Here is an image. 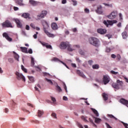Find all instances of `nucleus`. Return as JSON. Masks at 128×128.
<instances>
[{
	"mask_svg": "<svg viewBox=\"0 0 128 128\" xmlns=\"http://www.w3.org/2000/svg\"><path fill=\"white\" fill-rule=\"evenodd\" d=\"M14 20L16 24L17 27H18L19 28H22V24L20 21L18 19H14Z\"/></svg>",
	"mask_w": 128,
	"mask_h": 128,
	"instance_id": "7",
	"label": "nucleus"
},
{
	"mask_svg": "<svg viewBox=\"0 0 128 128\" xmlns=\"http://www.w3.org/2000/svg\"><path fill=\"white\" fill-rule=\"evenodd\" d=\"M79 53L82 56H84V52L82 50H79Z\"/></svg>",
	"mask_w": 128,
	"mask_h": 128,
	"instance_id": "45",
	"label": "nucleus"
},
{
	"mask_svg": "<svg viewBox=\"0 0 128 128\" xmlns=\"http://www.w3.org/2000/svg\"><path fill=\"white\" fill-rule=\"evenodd\" d=\"M2 28H14L12 22L8 20H6L4 22L2 23Z\"/></svg>",
	"mask_w": 128,
	"mask_h": 128,
	"instance_id": "4",
	"label": "nucleus"
},
{
	"mask_svg": "<svg viewBox=\"0 0 128 128\" xmlns=\"http://www.w3.org/2000/svg\"><path fill=\"white\" fill-rule=\"evenodd\" d=\"M51 116H52L54 118H56V114L54 112L52 113Z\"/></svg>",
	"mask_w": 128,
	"mask_h": 128,
	"instance_id": "41",
	"label": "nucleus"
},
{
	"mask_svg": "<svg viewBox=\"0 0 128 128\" xmlns=\"http://www.w3.org/2000/svg\"><path fill=\"white\" fill-rule=\"evenodd\" d=\"M97 32L98 34H106V30L99 28L98 29Z\"/></svg>",
	"mask_w": 128,
	"mask_h": 128,
	"instance_id": "11",
	"label": "nucleus"
},
{
	"mask_svg": "<svg viewBox=\"0 0 128 128\" xmlns=\"http://www.w3.org/2000/svg\"><path fill=\"white\" fill-rule=\"evenodd\" d=\"M117 58L118 60H120V55L119 54H117Z\"/></svg>",
	"mask_w": 128,
	"mask_h": 128,
	"instance_id": "57",
	"label": "nucleus"
},
{
	"mask_svg": "<svg viewBox=\"0 0 128 128\" xmlns=\"http://www.w3.org/2000/svg\"><path fill=\"white\" fill-rule=\"evenodd\" d=\"M103 22L107 28H108V21L106 22V20H104Z\"/></svg>",
	"mask_w": 128,
	"mask_h": 128,
	"instance_id": "43",
	"label": "nucleus"
},
{
	"mask_svg": "<svg viewBox=\"0 0 128 128\" xmlns=\"http://www.w3.org/2000/svg\"><path fill=\"white\" fill-rule=\"evenodd\" d=\"M120 102H121V104H124L125 106H128V100H126L124 98H121L120 100Z\"/></svg>",
	"mask_w": 128,
	"mask_h": 128,
	"instance_id": "12",
	"label": "nucleus"
},
{
	"mask_svg": "<svg viewBox=\"0 0 128 128\" xmlns=\"http://www.w3.org/2000/svg\"><path fill=\"white\" fill-rule=\"evenodd\" d=\"M118 16V11H113L108 16Z\"/></svg>",
	"mask_w": 128,
	"mask_h": 128,
	"instance_id": "14",
	"label": "nucleus"
},
{
	"mask_svg": "<svg viewBox=\"0 0 128 128\" xmlns=\"http://www.w3.org/2000/svg\"><path fill=\"white\" fill-rule=\"evenodd\" d=\"M111 58H116V56L114 54H112L111 55Z\"/></svg>",
	"mask_w": 128,
	"mask_h": 128,
	"instance_id": "55",
	"label": "nucleus"
},
{
	"mask_svg": "<svg viewBox=\"0 0 128 128\" xmlns=\"http://www.w3.org/2000/svg\"><path fill=\"white\" fill-rule=\"evenodd\" d=\"M25 18H26V20H40V18H44V16H24V17Z\"/></svg>",
	"mask_w": 128,
	"mask_h": 128,
	"instance_id": "3",
	"label": "nucleus"
},
{
	"mask_svg": "<svg viewBox=\"0 0 128 128\" xmlns=\"http://www.w3.org/2000/svg\"><path fill=\"white\" fill-rule=\"evenodd\" d=\"M102 96L104 100H108V94L103 93Z\"/></svg>",
	"mask_w": 128,
	"mask_h": 128,
	"instance_id": "20",
	"label": "nucleus"
},
{
	"mask_svg": "<svg viewBox=\"0 0 128 128\" xmlns=\"http://www.w3.org/2000/svg\"><path fill=\"white\" fill-rule=\"evenodd\" d=\"M81 118L84 120L86 122H88V120H86V118L84 117V116H82Z\"/></svg>",
	"mask_w": 128,
	"mask_h": 128,
	"instance_id": "40",
	"label": "nucleus"
},
{
	"mask_svg": "<svg viewBox=\"0 0 128 128\" xmlns=\"http://www.w3.org/2000/svg\"><path fill=\"white\" fill-rule=\"evenodd\" d=\"M26 29L27 30H30V26L28 25H26Z\"/></svg>",
	"mask_w": 128,
	"mask_h": 128,
	"instance_id": "60",
	"label": "nucleus"
},
{
	"mask_svg": "<svg viewBox=\"0 0 128 128\" xmlns=\"http://www.w3.org/2000/svg\"><path fill=\"white\" fill-rule=\"evenodd\" d=\"M116 82H117V84H118V86H122V84L124 83L122 81L118 80H116Z\"/></svg>",
	"mask_w": 128,
	"mask_h": 128,
	"instance_id": "26",
	"label": "nucleus"
},
{
	"mask_svg": "<svg viewBox=\"0 0 128 128\" xmlns=\"http://www.w3.org/2000/svg\"><path fill=\"white\" fill-rule=\"evenodd\" d=\"M89 44L96 46V48H98L100 46V40L94 37H91L88 40Z\"/></svg>",
	"mask_w": 128,
	"mask_h": 128,
	"instance_id": "1",
	"label": "nucleus"
},
{
	"mask_svg": "<svg viewBox=\"0 0 128 128\" xmlns=\"http://www.w3.org/2000/svg\"><path fill=\"white\" fill-rule=\"evenodd\" d=\"M122 36L123 38H128V35L126 32H123L122 33Z\"/></svg>",
	"mask_w": 128,
	"mask_h": 128,
	"instance_id": "28",
	"label": "nucleus"
},
{
	"mask_svg": "<svg viewBox=\"0 0 128 128\" xmlns=\"http://www.w3.org/2000/svg\"><path fill=\"white\" fill-rule=\"evenodd\" d=\"M8 62H10V64H12L14 62V60L12 58H8Z\"/></svg>",
	"mask_w": 128,
	"mask_h": 128,
	"instance_id": "46",
	"label": "nucleus"
},
{
	"mask_svg": "<svg viewBox=\"0 0 128 128\" xmlns=\"http://www.w3.org/2000/svg\"><path fill=\"white\" fill-rule=\"evenodd\" d=\"M30 26H31V28H36L34 24L32 23L30 24Z\"/></svg>",
	"mask_w": 128,
	"mask_h": 128,
	"instance_id": "54",
	"label": "nucleus"
},
{
	"mask_svg": "<svg viewBox=\"0 0 128 128\" xmlns=\"http://www.w3.org/2000/svg\"><path fill=\"white\" fill-rule=\"evenodd\" d=\"M103 82H104V84H106L110 82V78L108 76H104L103 77Z\"/></svg>",
	"mask_w": 128,
	"mask_h": 128,
	"instance_id": "8",
	"label": "nucleus"
},
{
	"mask_svg": "<svg viewBox=\"0 0 128 128\" xmlns=\"http://www.w3.org/2000/svg\"><path fill=\"white\" fill-rule=\"evenodd\" d=\"M20 50L22 52H24L25 54H28V48L26 47H20Z\"/></svg>",
	"mask_w": 128,
	"mask_h": 128,
	"instance_id": "17",
	"label": "nucleus"
},
{
	"mask_svg": "<svg viewBox=\"0 0 128 128\" xmlns=\"http://www.w3.org/2000/svg\"><path fill=\"white\" fill-rule=\"evenodd\" d=\"M63 100H68V97L64 96H63Z\"/></svg>",
	"mask_w": 128,
	"mask_h": 128,
	"instance_id": "64",
	"label": "nucleus"
},
{
	"mask_svg": "<svg viewBox=\"0 0 128 128\" xmlns=\"http://www.w3.org/2000/svg\"><path fill=\"white\" fill-rule=\"evenodd\" d=\"M93 62H94L92 61V60H90L88 61V64H90V66H92Z\"/></svg>",
	"mask_w": 128,
	"mask_h": 128,
	"instance_id": "49",
	"label": "nucleus"
},
{
	"mask_svg": "<svg viewBox=\"0 0 128 128\" xmlns=\"http://www.w3.org/2000/svg\"><path fill=\"white\" fill-rule=\"evenodd\" d=\"M112 86L114 88H116V90H120V86H118V84L116 83H113L112 84Z\"/></svg>",
	"mask_w": 128,
	"mask_h": 128,
	"instance_id": "21",
	"label": "nucleus"
},
{
	"mask_svg": "<svg viewBox=\"0 0 128 128\" xmlns=\"http://www.w3.org/2000/svg\"><path fill=\"white\" fill-rule=\"evenodd\" d=\"M71 66L72 68H76V64L72 63Z\"/></svg>",
	"mask_w": 128,
	"mask_h": 128,
	"instance_id": "56",
	"label": "nucleus"
},
{
	"mask_svg": "<svg viewBox=\"0 0 128 128\" xmlns=\"http://www.w3.org/2000/svg\"><path fill=\"white\" fill-rule=\"evenodd\" d=\"M31 66H34V58L32 57L31 58Z\"/></svg>",
	"mask_w": 128,
	"mask_h": 128,
	"instance_id": "34",
	"label": "nucleus"
},
{
	"mask_svg": "<svg viewBox=\"0 0 128 128\" xmlns=\"http://www.w3.org/2000/svg\"><path fill=\"white\" fill-rule=\"evenodd\" d=\"M38 116H42L44 114V112L40 110H38Z\"/></svg>",
	"mask_w": 128,
	"mask_h": 128,
	"instance_id": "32",
	"label": "nucleus"
},
{
	"mask_svg": "<svg viewBox=\"0 0 128 128\" xmlns=\"http://www.w3.org/2000/svg\"><path fill=\"white\" fill-rule=\"evenodd\" d=\"M15 2L18 4L20 6H25L24 4L23 3L24 0H16Z\"/></svg>",
	"mask_w": 128,
	"mask_h": 128,
	"instance_id": "10",
	"label": "nucleus"
},
{
	"mask_svg": "<svg viewBox=\"0 0 128 128\" xmlns=\"http://www.w3.org/2000/svg\"><path fill=\"white\" fill-rule=\"evenodd\" d=\"M28 54H32V50L29 49L28 50Z\"/></svg>",
	"mask_w": 128,
	"mask_h": 128,
	"instance_id": "59",
	"label": "nucleus"
},
{
	"mask_svg": "<svg viewBox=\"0 0 128 128\" xmlns=\"http://www.w3.org/2000/svg\"><path fill=\"white\" fill-rule=\"evenodd\" d=\"M28 78L30 80L31 82H34V78L32 76H28Z\"/></svg>",
	"mask_w": 128,
	"mask_h": 128,
	"instance_id": "31",
	"label": "nucleus"
},
{
	"mask_svg": "<svg viewBox=\"0 0 128 128\" xmlns=\"http://www.w3.org/2000/svg\"><path fill=\"white\" fill-rule=\"evenodd\" d=\"M84 12L86 14H88L90 12V10H88V8H86L84 9Z\"/></svg>",
	"mask_w": 128,
	"mask_h": 128,
	"instance_id": "47",
	"label": "nucleus"
},
{
	"mask_svg": "<svg viewBox=\"0 0 128 128\" xmlns=\"http://www.w3.org/2000/svg\"><path fill=\"white\" fill-rule=\"evenodd\" d=\"M44 26V32L50 38H54V34H50V32H48V29L49 26L48 24L46 22H45V23L43 25Z\"/></svg>",
	"mask_w": 128,
	"mask_h": 128,
	"instance_id": "2",
	"label": "nucleus"
},
{
	"mask_svg": "<svg viewBox=\"0 0 128 128\" xmlns=\"http://www.w3.org/2000/svg\"><path fill=\"white\" fill-rule=\"evenodd\" d=\"M51 26H52V30H56L58 29V24H56V23H54V22L52 23Z\"/></svg>",
	"mask_w": 128,
	"mask_h": 128,
	"instance_id": "16",
	"label": "nucleus"
},
{
	"mask_svg": "<svg viewBox=\"0 0 128 128\" xmlns=\"http://www.w3.org/2000/svg\"><path fill=\"white\" fill-rule=\"evenodd\" d=\"M76 62H79L80 64L82 62V60H80V58H76Z\"/></svg>",
	"mask_w": 128,
	"mask_h": 128,
	"instance_id": "48",
	"label": "nucleus"
},
{
	"mask_svg": "<svg viewBox=\"0 0 128 128\" xmlns=\"http://www.w3.org/2000/svg\"><path fill=\"white\" fill-rule=\"evenodd\" d=\"M44 46L46 48H50V50H52V46L48 44H46Z\"/></svg>",
	"mask_w": 128,
	"mask_h": 128,
	"instance_id": "33",
	"label": "nucleus"
},
{
	"mask_svg": "<svg viewBox=\"0 0 128 128\" xmlns=\"http://www.w3.org/2000/svg\"><path fill=\"white\" fill-rule=\"evenodd\" d=\"M68 42H62L60 44V48L62 50H66L67 46H68Z\"/></svg>",
	"mask_w": 128,
	"mask_h": 128,
	"instance_id": "6",
	"label": "nucleus"
},
{
	"mask_svg": "<svg viewBox=\"0 0 128 128\" xmlns=\"http://www.w3.org/2000/svg\"><path fill=\"white\" fill-rule=\"evenodd\" d=\"M4 112H6V114H8V108H5Z\"/></svg>",
	"mask_w": 128,
	"mask_h": 128,
	"instance_id": "63",
	"label": "nucleus"
},
{
	"mask_svg": "<svg viewBox=\"0 0 128 128\" xmlns=\"http://www.w3.org/2000/svg\"><path fill=\"white\" fill-rule=\"evenodd\" d=\"M51 100H52V102H56V98H54L52 96H51Z\"/></svg>",
	"mask_w": 128,
	"mask_h": 128,
	"instance_id": "51",
	"label": "nucleus"
},
{
	"mask_svg": "<svg viewBox=\"0 0 128 128\" xmlns=\"http://www.w3.org/2000/svg\"><path fill=\"white\" fill-rule=\"evenodd\" d=\"M102 122V119L98 118H95V122L96 124H100Z\"/></svg>",
	"mask_w": 128,
	"mask_h": 128,
	"instance_id": "27",
	"label": "nucleus"
},
{
	"mask_svg": "<svg viewBox=\"0 0 128 128\" xmlns=\"http://www.w3.org/2000/svg\"><path fill=\"white\" fill-rule=\"evenodd\" d=\"M102 6H98V9L96 10V12H97V14H102Z\"/></svg>",
	"mask_w": 128,
	"mask_h": 128,
	"instance_id": "15",
	"label": "nucleus"
},
{
	"mask_svg": "<svg viewBox=\"0 0 128 128\" xmlns=\"http://www.w3.org/2000/svg\"><path fill=\"white\" fill-rule=\"evenodd\" d=\"M29 2L30 4H32V6H34L38 4V2L34 0H30Z\"/></svg>",
	"mask_w": 128,
	"mask_h": 128,
	"instance_id": "18",
	"label": "nucleus"
},
{
	"mask_svg": "<svg viewBox=\"0 0 128 128\" xmlns=\"http://www.w3.org/2000/svg\"><path fill=\"white\" fill-rule=\"evenodd\" d=\"M93 112L96 114V116H98V112L96 109H92Z\"/></svg>",
	"mask_w": 128,
	"mask_h": 128,
	"instance_id": "35",
	"label": "nucleus"
},
{
	"mask_svg": "<svg viewBox=\"0 0 128 128\" xmlns=\"http://www.w3.org/2000/svg\"><path fill=\"white\" fill-rule=\"evenodd\" d=\"M105 124L106 125L107 128H112V126H110L109 125V124H108L107 122L105 123Z\"/></svg>",
	"mask_w": 128,
	"mask_h": 128,
	"instance_id": "50",
	"label": "nucleus"
},
{
	"mask_svg": "<svg viewBox=\"0 0 128 128\" xmlns=\"http://www.w3.org/2000/svg\"><path fill=\"white\" fill-rule=\"evenodd\" d=\"M52 60H54V62H56V60H58V58H53Z\"/></svg>",
	"mask_w": 128,
	"mask_h": 128,
	"instance_id": "62",
	"label": "nucleus"
},
{
	"mask_svg": "<svg viewBox=\"0 0 128 128\" xmlns=\"http://www.w3.org/2000/svg\"><path fill=\"white\" fill-rule=\"evenodd\" d=\"M21 68L22 70H23V72H28V70H26V68H24V66H23V65L21 66Z\"/></svg>",
	"mask_w": 128,
	"mask_h": 128,
	"instance_id": "36",
	"label": "nucleus"
},
{
	"mask_svg": "<svg viewBox=\"0 0 128 128\" xmlns=\"http://www.w3.org/2000/svg\"><path fill=\"white\" fill-rule=\"evenodd\" d=\"M77 74L80 76H82V78H86V76L84 74V73L81 72L80 70H77Z\"/></svg>",
	"mask_w": 128,
	"mask_h": 128,
	"instance_id": "23",
	"label": "nucleus"
},
{
	"mask_svg": "<svg viewBox=\"0 0 128 128\" xmlns=\"http://www.w3.org/2000/svg\"><path fill=\"white\" fill-rule=\"evenodd\" d=\"M92 68L94 70H98L100 68V66L98 64L92 65Z\"/></svg>",
	"mask_w": 128,
	"mask_h": 128,
	"instance_id": "24",
	"label": "nucleus"
},
{
	"mask_svg": "<svg viewBox=\"0 0 128 128\" xmlns=\"http://www.w3.org/2000/svg\"><path fill=\"white\" fill-rule=\"evenodd\" d=\"M123 126H124L125 128H128V124L127 123H124L123 122H121Z\"/></svg>",
	"mask_w": 128,
	"mask_h": 128,
	"instance_id": "39",
	"label": "nucleus"
},
{
	"mask_svg": "<svg viewBox=\"0 0 128 128\" xmlns=\"http://www.w3.org/2000/svg\"><path fill=\"white\" fill-rule=\"evenodd\" d=\"M14 54V58H15V60H17L18 62V58H20V56H18V54H16V52H13Z\"/></svg>",
	"mask_w": 128,
	"mask_h": 128,
	"instance_id": "22",
	"label": "nucleus"
},
{
	"mask_svg": "<svg viewBox=\"0 0 128 128\" xmlns=\"http://www.w3.org/2000/svg\"><path fill=\"white\" fill-rule=\"evenodd\" d=\"M15 74L18 80H22L23 82H26V78H24V76L22 75V74L16 72Z\"/></svg>",
	"mask_w": 128,
	"mask_h": 128,
	"instance_id": "5",
	"label": "nucleus"
},
{
	"mask_svg": "<svg viewBox=\"0 0 128 128\" xmlns=\"http://www.w3.org/2000/svg\"><path fill=\"white\" fill-rule=\"evenodd\" d=\"M77 125L80 128H84V127L82 126V124H80V122H78Z\"/></svg>",
	"mask_w": 128,
	"mask_h": 128,
	"instance_id": "44",
	"label": "nucleus"
},
{
	"mask_svg": "<svg viewBox=\"0 0 128 128\" xmlns=\"http://www.w3.org/2000/svg\"><path fill=\"white\" fill-rule=\"evenodd\" d=\"M2 36L4 38H6V40H8V42H12V38L10 37V36H8V34H7L6 32L2 34Z\"/></svg>",
	"mask_w": 128,
	"mask_h": 128,
	"instance_id": "9",
	"label": "nucleus"
},
{
	"mask_svg": "<svg viewBox=\"0 0 128 128\" xmlns=\"http://www.w3.org/2000/svg\"><path fill=\"white\" fill-rule=\"evenodd\" d=\"M56 90L57 92H62V88L58 85L56 86Z\"/></svg>",
	"mask_w": 128,
	"mask_h": 128,
	"instance_id": "29",
	"label": "nucleus"
},
{
	"mask_svg": "<svg viewBox=\"0 0 128 128\" xmlns=\"http://www.w3.org/2000/svg\"><path fill=\"white\" fill-rule=\"evenodd\" d=\"M62 4H66V0H62Z\"/></svg>",
	"mask_w": 128,
	"mask_h": 128,
	"instance_id": "58",
	"label": "nucleus"
},
{
	"mask_svg": "<svg viewBox=\"0 0 128 128\" xmlns=\"http://www.w3.org/2000/svg\"><path fill=\"white\" fill-rule=\"evenodd\" d=\"M108 118H114V120H118V118H116L114 117V115H112V114H108Z\"/></svg>",
	"mask_w": 128,
	"mask_h": 128,
	"instance_id": "25",
	"label": "nucleus"
},
{
	"mask_svg": "<svg viewBox=\"0 0 128 128\" xmlns=\"http://www.w3.org/2000/svg\"><path fill=\"white\" fill-rule=\"evenodd\" d=\"M30 14L28 13H23L22 14V16H30Z\"/></svg>",
	"mask_w": 128,
	"mask_h": 128,
	"instance_id": "37",
	"label": "nucleus"
},
{
	"mask_svg": "<svg viewBox=\"0 0 128 128\" xmlns=\"http://www.w3.org/2000/svg\"><path fill=\"white\" fill-rule=\"evenodd\" d=\"M46 81L49 82L50 84H52V80H48V79H46Z\"/></svg>",
	"mask_w": 128,
	"mask_h": 128,
	"instance_id": "53",
	"label": "nucleus"
},
{
	"mask_svg": "<svg viewBox=\"0 0 128 128\" xmlns=\"http://www.w3.org/2000/svg\"><path fill=\"white\" fill-rule=\"evenodd\" d=\"M110 72H111V74H118V72H116L114 70H111Z\"/></svg>",
	"mask_w": 128,
	"mask_h": 128,
	"instance_id": "52",
	"label": "nucleus"
},
{
	"mask_svg": "<svg viewBox=\"0 0 128 128\" xmlns=\"http://www.w3.org/2000/svg\"><path fill=\"white\" fill-rule=\"evenodd\" d=\"M48 14V11L46 10H42L40 14V16H46Z\"/></svg>",
	"mask_w": 128,
	"mask_h": 128,
	"instance_id": "19",
	"label": "nucleus"
},
{
	"mask_svg": "<svg viewBox=\"0 0 128 128\" xmlns=\"http://www.w3.org/2000/svg\"><path fill=\"white\" fill-rule=\"evenodd\" d=\"M108 24L110 26H112L114 24H116L118 21L116 20H107Z\"/></svg>",
	"mask_w": 128,
	"mask_h": 128,
	"instance_id": "13",
	"label": "nucleus"
},
{
	"mask_svg": "<svg viewBox=\"0 0 128 128\" xmlns=\"http://www.w3.org/2000/svg\"><path fill=\"white\" fill-rule=\"evenodd\" d=\"M14 10H18L19 8H18V7L14 6Z\"/></svg>",
	"mask_w": 128,
	"mask_h": 128,
	"instance_id": "61",
	"label": "nucleus"
},
{
	"mask_svg": "<svg viewBox=\"0 0 128 128\" xmlns=\"http://www.w3.org/2000/svg\"><path fill=\"white\" fill-rule=\"evenodd\" d=\"M72 2H73V6H76L78 4V2H76V0H72Z\"/></svg>",
	"mask_w": 128,
	"mask_h": 128,
	"instance_id": "42",
	"label": "nucleus"
},
{
	"mask_svg": "<svg viewBox=\"0 0 128 128\" xmlns=\"http://www.w3.org/2000/svg\"><path fill=\"white\" fill-rule=\"evenodd\" d=\"M104 6H109L110 8H112V4H108L104 3Z\"/></svg>",
	"mask_w": 128,
	"mask_h": 128,
	"instance_id": "38",
	"label": "nucleus"
},
{
	"mask_svg": "<svg viewBox=\"0 0 128 128\" xmlns=\"http://www.w3.org/2000/svg\"><path fill=\"white\" fill-rule=\"evenodd\" d=\"M67 50L68 52H72V50H74V49L70 48V43H68V46H67Z\"/></svg>",
	"mask_w": 128,
	"mask_h": 128,
	"instance_id": "30",
	"label": "nucleus"
}]
</instances>
